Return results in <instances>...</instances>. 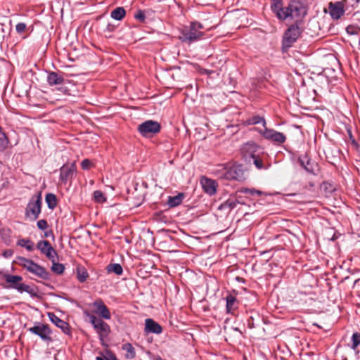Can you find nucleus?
I'll list each match as a JSON object with an SVG mask.
<instances>
[{
	"label": "nucleus",
	"mask_w": 360,
	"mask_h": 360,
	"mask_svg": "<svg viewBox=\"0 0 360 360\" xmlns=\"http://www.w3.org/2000/svg\"><path fill=\"white\" fill-rule=\"evenodd\" d=\"M271 10L281 20L301 18L307 14V8L300 0H290L285 7H282L281 0H272Z\"/></svg>",
	"instance_id": "1"
},
{
	"label": "nucleus",
	"mask_w": 360,
	"mask_h": 360,
	"mask_svg": "<svg viewBox=\"0 0 360 360\" xmlns=\"http://www.w3.org/2000/svg\"><path fill=\"white\" fill-rule=\"evenodd\" d=\"M215 174L220 179L226 180L242 181L244 179V172L241 165H232L230 166L221 165L215 170Z\"/></svg>",
	"instance_id": "2"
},
{
	"label": "nucleus",
	"mask_w": 360,
	"mask_h": 360,
	"mask_svg": "<svg viewBox=\"0 0 360 360\" xmlns=\"http://www.w3.org/2000/svg\"><path fill=\"white\" fill-rule=\"evenodd\" d=\"M16 263L30 274L40 278L47 280L49 278V274L46 269L31 259L19 257L17 258Z\"/></svg>",
	"instance_id": "3"
},
{
	"label": "nucleus",
	"mask_w": 360,
	"mask_h": 360,
	"mask_svg": "<svg viewBox=\"0 0 360 360\" xmlns=\"http://www.w3.org/2000/svg\"><path fill=\"white\" fill-rule=\"evenodd\" d=\"M202 26L199 22H192L190 26L184 27L179 37V39L183 42L191 43L200 39L203 32L200 31Z\"/></svg>",
	"instance_id": "4"
},
{
	"label": "nucleus",
	"mask_w": 360,
	"mask_h": 360,
	"mask_svg": "<svg viewBox=\"0 0 360 360\" xmlns=\"http://www.w3.org/2000/svg\"><path fill=\"white\" fill-rule=\"evenodd\" d=\"M4 278L6 281L9 283L8 288L16 289L20 292H27L33 297L37 296L36 292L30 285L20 283L22 280L21 276L6 274Z\"/></svg>",
	"instance_id": "5"
},
{
	"label": "nucleus",
	"mask_w": 360,
	"mask_h": 360,
	"mask_svg": "<svg viewBox=\"0 0 360 360\" xmlns=\"http://www.w3.org/2000/svg\"><path fill=\"white\" fill-rule=\"evenodd\" d=\"M296 23L290 25L285 32L283 37V49H288L292 46L301 34V30L297 25L299 18H295Z\"/></svg>",
	"instance_id": "6"
},
{
	"label": "nucleus",
	"mask_w": 360,
	"mask_h": 360,
	"mask_svg": "<svg viewBox=\"0 0 360 360\" xmlns=\"http://www.w3.org/2000/svg\"><path fill=\"white\" fill-rule=\"evenodd\" d=\"M41 193L33 195L25 208V214L28 217H32L33 220H36L41 213Z\"/></svg>",
	"instance_id": "7"
},
{
	"label": "nucleus",
	"mask_w": 360,
	"mask_h": 360,
	"mask_svg": "<svg viewBox=\"0 0 360 360\" xmlns=\"http://www.w3.org/2000/svg\"><path fill=\"white\" fill-rule=\"evenodd\" d=\"M86 314L89 317V321L98 334L100 339L103 340L110 333L109 325L102 319L96 317L94 314H91L89 312H86Z\"/></svg>",
	"instance_id": "8"
},
{
	"label": "nucleus",
	"mask_w": 360,
	"mask_h": 360,
	"mask_svg": "<svg viewBox=\"0 0 360 360\" xmlns=\"http://www.w3.org/2000/svg\"><path fill=\"white\" fill-rule=\"evenodd\" d=\"M160 124L156 121L147 120L138 126V131L144 137H151L160 132Z\"/></svg>",
	"instance_id": "9"
},
{
	"label": "nucleus",
	"mask_w": 360,
	"mask_h": 360,
	"mask_svg": "<svg viewBox=\"0 0 360 360\" xmlns=\"http://www.w3.org/2000/svg\"><path fill=\"white\" fill-rule=\"evenodd\" d=\"M347 0H342L336 2H330L328 9L325 8L324 12H328L333 20H339L345 13V6Z\"/></svg>",
	"instance_id": "10"
},
{
	"label": "nucleus",
	"mask_w": 360,
	"mask_h": 360,
	"mask_svg": "<svg viewBox=\"0 0 360 360\" xmlns=\"http://www.w3.org/2000/svg\"><path fill=\"white\" fill-rule=\"evenodd\" d=\"M254 129L258 131V132L266 139L270 140L276 143H283L285 141L286 137L284 134L276 131L274 129H267L266 127L262 129L255 127Z\"/></svg>",
	"instance_id": "11"
},
{
	"label": "nucleus",
	"mask_w": 360,
	"mask_h": 360,
	"mask_svg": "<svg viewBox=\"0 0 360 360\" xmlns=\"http://www.w3.org/2000/svg\"><path fill=\"white\" fill-rule=\"evenodd\" d=\"M28 331L37 335L41 338V339L45 342H51L52 338L51 337V330L47 324H39L28 328Z\"/></svg>",
	"instance_id": "12"
},
{
	"label": "nucleus",
	"mask_w": 360,
	"mask_h": 360,
	"mask_svg": "<svg viewBox=\"0 0 360 360\" xmlns=\"http://www.w3.org/2000/svg\"><path fill=\"white\" fill-rule=\"evenodd\" d=\"M257 148H258V146L253 142H248L243 146V150L245 153H250V156L253 159V163L256 167L259 169H262L264 168L263 161L261 158L254 154Z\"/></svg>",
	"instance_id": "13"
},
{
	"label": "nucleus",
	"mask_w": 360,
	"mask_h": 360,
	"mask_svg": "<svg viewBox=\"0 0 360 360\" xmlns=\"http://www.w3.org/2000/svg\"><path fill=\"white\" fill-rule=\"evenodd\" d=\"M37 248L42 254L45 255L50 261L54 262V258H56L58 255L48 240L39 241Z\"/></svg>",
	"instance_id": "14"
},
{
	"label": "nucleus",
	"mask_w": 360,
	"mask_h": 360,
	"mask_svg": "<svg viewBox=\"0 0 360 360\" xmlns=\"http://www.w3.org/2000/svg\"><path fill=\"white\" fill-rule=\"evenodd\" d=\"M76 169L75 162L64 165L60 169V180L66 183L68 181L72 179L74 174L76 172Z\"/></svg>",
	"instance_id": "15"
},
{
	"label": "nucleus",
	"mask_w": 360,
	"mask_h": 360,
	"mask_svg": "<svg viewBox=\"0 0 360 360\" xmlns=\"http://www.w3.org/2000/svg\"><path fill=\"white\" fill-rule=\"evenodd\" d=\"M92 306L95 307L94 313L99 315L102 318L109 320L111 318V314L109 309L104 304L101 299H98L94 301Z\"/></svg>",
	"instance_id": "16"
},
{
	"label": "nucleus",
	"mask_w": 360,
	"mask_h": 360,
	"mask_svg": "<svg viewBox=\"0 0 360 360\" xmlns=\"http://www.w3.org/2000/svg\"><path fill=\"white\" fill-rule=\"evenodd\" d=\"M200 184L204 192L207 194L213 195L216 193L217 188L218 187V184L216 181L207 177H202Z\"/></svg>",
	"instance_id": "17"
},
{
	"label": "nucleus",
	"mask_w": 360,
	"mask_h": 360,
	"mask_svg": "<svg viewBox=\"0 0 360 360\" xmlns=\"http://www.w3.org/2000/svg\"><path fill=\"white\" fill-rule=\"evenodd\" d=\"M48 316L50 321L60 328L65 333L68 334L70 333L69 324L67 322L61 320L52 312L48 313Z\"/></svg>",
	"instance_id": "18"
},
{
	"label": "nucleus",
	"mask_w": 360,
	"mask_h": 360,
	"mask_svg": "<svg viewBox=\"0 0 360 360\" xmlns=\"http://www.w3.org/2000/svg\"><path fill=\"white\" fill-rule=\"evenodd\" d=\"M300 165L308 172L315 174L316 164L312 162L307 155H302L299 158Z\"/></svg>",
	"instance_id": "19"
},
{
	"label": "nucleus",
	"mask_w": 360,
	"mask_h": 360,
	"mask_svg": "<svg viewBox=\"0 0 360 360\" xmlns=\"http://www.w3.org/2000/svg\"><path fill=\"white\" fill-rule=\"evenodd\" d=\"M145 330L148 333L160 334L162 332V328L152 319H147L145 322Z\"/></svg>",
	"instance_id": "20"
},
{
	"label": "nucleus",
	"mask_w": 360,
	"mask_h": 360,
	"mask_svg": "<svg viewBox=\"0 0 360 360\" xmlns=\"http://www.w3.org/2000/svg\"><path fill=\"white\" fill-rule=\"evenodd\" d=\"M47 81L49 85H58L63 82V77L55 72H51L49 74Z\"/></svg>",
	"instance_id": "21"
},
{
	"label": "nucleus",
	"mask_w": 360,
	"mask_h": 360,
	"mask_svg": "<svg viewBox=\"0 0 360 360\" xmlns=\"http://www.w3.org/2000/svg\"><path fill=\"white\" fill-rule=\"evenodd\" d=\"M185 198L184 193H179L175 196H169L168 198L167 204L170 207H174L179 205Z\"/></svg>",
	"instance_id": "22"
},
{
	"label": "nucleus",
	"mask_w": 360,
	"mask_h": 360,
	"mask_svg": "<svg viewBox=\"0 0 360 360\" xmlns=\"http://www.w3.org/2000/svg\"><path fill=\"white\" fill-rule=\"evenodd\" d=\"M226 311L228 313H233V310L236 309V298L235 296L229 295L226 297Z\"/></svg>",
	"instance_id": "23"
},
{
	"label": "nucleus",
	"mask_w": 360,
	"mask_h": 360,
	"mask_svg": "<svg viewBox=\"0 0 360 360\" xmlns=\"http://www.w3.org/2000/svg\"><path fill=\"white\" fill-rule=\"evenodd\" d=\"M126 15V11L123 7H117L110 13V16L115 20H121Z\"/></svg>",
	"instance_id": "24"
},
{
	"label": "nucleus",
	"mask_w": 360,
	"mask_h": 360,
	"mask_svg": "<svg viewBox=\"0 0 360 360\" xmlns=\"http://www.w3.org/2000/svg\"><path fill=\"white\" fill-rule=\"evenodd\" d=\"M259 123L262 124V128L266 127V123L264 118L259 115H254L246 120V124L248 125L257 124Z\"/></svg>",
	"instance_id": "25"
},
{
	"label": "nucleus",
	"mask_w": 360,
	"mask_h": 360,
	"mask_svg": "<svg viewBox=\"0 0 360 360\" xmlns=\"http://www.w3.org/2000/svg\"><path fill=\"white\" fill-rule=\"evenodd\" d=\"M122 349L127 352L126 357L127 359H133L136 356L134 347L130 343H126L122 345Z\"/></svg>",
	"instance_id": "26"
},
{
	"label": "nucleus",
	"mask_w": 360,
	"mask_h": 360,
	"mask_svg": "<svg viewBox=\"0 0 360 360\" xmlns=\"http://www.w3.org/2000/svg\"><path fill=\"white\" fill-rule=\"evenodd\" d=\"M108 273L113 272L117 275H121L123 272L122 266L120 264H110L106 267Z\"/></svg>",
	"instance_id": "27"
},
{
	"label": "nucleus",
	"mask_w": 360,
	"mask_h": 360,
	"mask_svg": "<svg viewBox=\"0 0 360 360\" xmlns=\"http://www.w3.org/2000/svg\"><path fill=\"white\" fill-rule=\"evenodd\" d=\"M360 345V333L358 332L354 333L352 336V345L351 348L355 351L356 353H359L357 350V347Z\"/></svg>",
	"instance_id": "28"
},
{
	"label": "nucleus",
	"mask_w": 360,
	"mask_h": 360,
	"mask_svg": "<svg viewBox=\"0 0 360 360\" xmlns=\"http://www.w3.org/2000/svg\"><path fill=\"white\" fill-rule=\"evenodd\" d=\"M46 202L49 208L53 209L56 207L57 205V198L56 196L53 193H48L46 195Z\"/></svg>",
	"instance_id": "29"
},
{
	"label": "nucleus",
	"mask_w": 360,
	"mask_h": 360,
	"mask_svg": "<svg viewBox=\"0 0 360 360\" xmlns=\"http://www.w3.org/2000/svg\"><path fill=\"white\" fill-rule=\"evenodd\" d=\"M52 262V267H51V270L57 274H61L63 273L64 270H65V266H63V264H59V263H57L56 262V258H54V262Z\"/></svg>",
	"instance_id": "30"
},
{
	"label": "nucleus",
	"mask_w": 360,
	"mask_h": 360,
	"mask_svg": "<svg viewBox=\"0 0 360 360\" xmlns=\"http://www.w3.org/2000/svg\"><path fill=\"white\" fill-rule=\"evenodd\" d=\"M18 244L20 246L25 248L29 251H32L34 250V243L30 240H20Z\"/></svg>",
	"instance_id": "31"
},
{
	"label": "nucleus",
	"mask_w": 360,
	"mask_h": 360,
	"mask_svg": "<svg viewBox=\"0 0 360 360\" xmlns=\"http://www.w3.org/2000/svg\"><path fill=\"white\" fill-rule=\"evenodd\" d=\"M88 276V273L84 269H77V278L80 282H84L86 280Z\"/></svg>",
	"instance_id": "32"
},
{
	"label": "nucleus",
	"mask_w": 360,
	"mask_h": 360,
	"mask_svg": "<svg viewBox=\"0 0 360 360\" xmlns=\"http://www.w3.org/2000/svg\"><path fill=\"white\" fill-rule=\"evenodd\" d=\"M94 198L97 202H103L106 200L103 193L101 191H95L94 192Z\"/></svg>",
	"instance_id": "33"
},
{
	"label": "nucleus",
	"mask_w": 360,
	"mask_h": 360,
	"mask_svg": "<svg viewBox=\"0 0 360 360\" xmlns=\"http://www.w3.org/2000/svg\"><path fill=\"white\" fill-rule=\"evenodd\" d=\"M238 202L236 200L233 199H228L226 201H225L221 206L224 207H229L230 209H233L236 207Z\"/></svg>",
	"instance_id": "34"
},
{
	"label": "nucleus",
	"mask_w": 360,
	"mask_h": 360,
	"mask_svg": "<svg viewBox=\"0 0 360 360\" xmlns=\"http://www.w3.org/2000/svg\"><path fill=\"white\" fill-rule=\"evenodd\" d=\"M8 143V141L5 134H0V150H4Z\"/></svg>",
	"instance_id": "35"
},
{
	"label": "nucleus",
	"mask_w": 360,
	"mask_h": 360,
	"mask_svg": "<svg viewBox=\"0 0 360 360\" xmlns=\"http://www.w3.org/2000/svg\"><path fill=\"white\" fill-rule=\"evenodd\" d=\"M135 19L139 20V22H143L146 19L145 13L143 11L139 10L134 15Z\"/></svg>",
	"instance_id": "36"
},
{
	"label": "nucleus",
	"mask_w": 360,
	"mask_h": 360,
	"mask_svg": "<svg viewBox=\"0 0 360 360\" xmlns=\"http://www.w3.org/2000/svg\"><path fill=\"white\" fill-rule=\"evenodd\" d=\"M81 166L83 169H89V168L94 166V164L91 162L90 160L84 159L82 160Z\"/></svg>",
	"instance_id": "37"
},
{
	"label": "nucleus",
	"mask_w": 360,
	"mask_h": 360,
	"mask_svg": "<svg viewBox=\"0 0 360 360\" xmlns=\"http://www.w3.org/2000/svg\"><path fill=\"white\" fill-rule=\"evenodd\" d=\"M347 32L349 34H358L360 32V28L354 26H348Z\"/></svg>",
	"instance_id": "38"
},
{
	"label": "nucleus",
	"mask_w": 360,
	"mask_h": 360,
	"mask_svg": "<svg viewBox=\"0 0 360 360\" xmlns=\"http://www.w3.org/2000/svg\"><path fill=\"white\" fill-rule=\"evenodd\" d=\"M243 192L246 194H250L252 195H257L259 196L262 194L261 191L255 190L254 188H245Z\"/></svg>",
	"instance_id": "39"
},
{
	"label": "nucleus",
	"mask_w": 360,
	"mask_h": 360,
	"mask_svg": "<svg viewBox=\"0 0 360 360\" xmlns=\"http://www.w3.org/2000/svg\"><path fill=\"white\" fill-rule=\"evenodd\" d=\"M37 227L41 230H45L48 227V223L45 219H41L37 221Z\"/></svg>",
	"instance_id": "40"
},
{
	"label": "nucleus",
	"mask_w": 360,
	"mask_h": 360,
	"mask_svg": "<svg viewBox=\"0 0 360 360\" xmlns=\"http://www.w3.org/2000/svg\"><path fill=\"white\" fill-rule=\"evenodd\" d=\"M15 28H16L17 32L21 34V33L24 32V31L25 30L26 25L23 22H19L18 24L16 25Z\"/></svg>",
	"instance_id": "41"
},
{
	"label": "nucleus",
	"mask_w": 360,
	"mask_h": 360,
	"mask_svg": "<svg viewBox=\"0 0 360 360\" xmlns=\"http://www.w3.org/2000/svg\"><path fill=\"white\" fill-rule=\"evenodd\" d=\"M200 74H202V75H210L211 74L214 73V71L213 70H207V69H205V68H201L200 70Z\"/></svg>",
	"instance_id": "42"
},
{
	"label": "nucleus",
	"mask_w": 360,
	"mask_h": 360,
	"mask_svg": "<svg viewBox=\"0 0 360 360\" xmlns=\"http://www.w3.org/2000/svg\"><path fill=\"white\" fill-rule=\"evenodd\" d=\"M106 30L109 32H112L115 30V26L113 25L108 24L106 26Z\"/></svg>",
	"instance_id": "43"
},
{
	"label": "nucleus",
	"mask_w": 360,
	"mask_h": 360,
	"mask_svg": "<svg viewBox=\"0 0 360 360\" xmlns=\"http://www.w3.org/2000/svg\"><path fill=\"white\" fill-rule=\"evenodd\" d=\"M50 236H53V237L54 236L52 231H49L44 232V237L48 238Z\"/></svg>",
	"instance_id": "44"
},
{
	"label": "nucleus",
	"mask_w": 360,
	"mask_h": 360,
	"mask_svg": "<svg viewBox=\"0 0 360 360\" xmlns=\"http://www.w3.org/2000/svg\"><path fill=\"white\" fill-rule=\"evenodd\" d=\"M96 360H108L105 356H97Z\"/></svg>",
	"instance_id": "45"
},
{
	"label": "nucleus",
	"mask_w": 360,
	"mask_h": 360,
	"mask_svg": "<svg viewBox=\"0 0 360 360\" xmlns=\"http://www.w3.org/2000/svg\"><path fill=\"white\" fill-rule=\"evenodd\" d=\"M352 1H354L356 4L360 2V0H352Z\"/></svg>",
	"instance_id": "46"
},
{
	"label": "nucleus",
	"mask_w": 360,
	"mask_h": 360,
	"mask_svg": "<svg viewBox=\"0 0 360 360\" xmlns=\"http://www.w3.org/2000/svg\"><path fill=\"white\" fill-rule=\"evenodd\" d=\"M108 360H117V359L115 356H112L110 359H108Z\"/></svg>",
	"instance_id": "47"
},
{
	"label": "nucleus",
	"mask_w": 360,
	"mask_h": 360,
	"mask_svg": "<svg viewBox=\"0 0 360 360\" xmlns=\"http://www.w3.org/2000/svg\"><path fill=\"white\" fill-rule=\"evenodd\" d=\"M359 281H360V279H357V280H356V281H355V282H354V284L358 283Z\"/></svg>",
	"instance_id": "48"
}]
</instances>
